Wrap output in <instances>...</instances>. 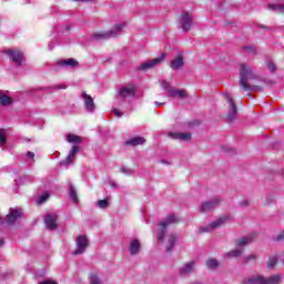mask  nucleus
<instances>
[{
    "instance_id": "obj_1",
    "label": "nucleus",
    "mask_w": 284,
    "mask_h": 284,
    "mask_svg": "<svg viewBox=\"0 0 284 284\" xmlns=\"http://www.w3.org/2000/svg\"><path fill=\"white\" fill-rule=\"evenodd\" d=\"M256 79H258V75L254 73V70H252V67L245 63H242L240 65L239 85L243 92H263V87L250 84V81H256Z\"/></svg>"
},
{
    "instance_id": "obj_2",
    "label": "nucleus",
    "mask_w": 284,
    "mask_h": 284,
    "mask_svg": "<svg viewBox=\"0 0 284 284\" xmlns=\"http://www.w3.org/2000/svg\"><path fill=\"white\" fill-rule=\"evenodd\" d=\"M174 223H179V220L174 214L166 216L162 222L159 223L160 229L158 233V241H160V243H163V241H165L168 227H170V225H174Z\"/></svg>"
},
{
    "instance_id": "obj_3",
    "label": "nucleus",
    "mask_w": 284,
    "mask_h": 284,
    "mask_svg": "<svg viewBox=\"0 0 284 284\" xmlns=\"http://www.w3.org/2000/svg\"><path fill=\"white\" fill-rule=\"evenodd\" d=\"M123 28H125V23L114 24L113 29L111 31L94 34L93 39H95L97 41L108 40L110 38L114 39V37H119V34Z\"/></svg>"
},
{
    "instance_id": "obj_4",
    "label": "nucleus",
    "mask_w": 284,
    "mask_h": 284,
    "mask_svg": "<svg viewBox=\"0 0 284 284\" xmlns=\"http://www.w3.org/2000/svg\"><path fill=\"white\" fill-rule=\"evenodd\" d=\"M165 53H161L159 58H154L153 60H148L146 62L140 64L136 70H139L140 72H145L148 70H152V68H154V65H159L161 63H163V61H165Z\"/></svg>"
},
{
    "instance_id": "obj_5",
    "label": "nucleus",
    "mask_w": 284,
    "mask_h": 284,
    "mask_svg": "<svg viewBox=\"0 0 284 284\" xmlns=\"http://www.w3.org/2000/svg\"><path fill=\"white\" fill-rule=\"evenodd\" d=\"M77 250L73 252L74 256H79L85 252L87 247L90 245L88 235H78L75 240Z\"/></svg>"
},
{
    "instance_id": "obj_6",
    "label": "nucleus",
    "mask_w": 284,
    "mask_h": 284,
    "mask_svg": "<svg viewBox=\"0 0 284 284\" xmlns=\"http://www.w3.org/2000/svg\"><path fill=\"white\" fill-rule=\"evenodd\" d=\"M179 23L183 30V32H189L192 29V23H194V19L192 14L184 12L179 18Z\"/></svg>"
},
{
    "instance_id": "obj_7",
    "label": "nucleus",
    "mask_w": 284,
    "mask_h": 284,
    "mask_svg": "<svg viewBox=\"0 0 284 284\" xmlns=\"http://www.w3.org/2000/svg\"><path fill=\"white\" fill-rule=\"evenodd\" d=\"M4 54H7V57H10L13 63H17L18 65H21V63L26 61V58L23 57V53L20 50L8 49L4 50Z\"/></svg>"
},
{
    "instance_id": "obj_8",
    "label": "nucleus",
    "mask_w": 284,
    "mask_h": 284,
    "mask_svg": "<svg viewBox=\"0 0 284 284\" xmlns=\"http://www.w3.org/2000/svg\"><path fill=\"white\" fill-rule=\"evenodd\" d=\"M21 216H23V210L10 209L9 214L7 215L8 225H14V223H17Z\"/></svg>"
},
{
    "instance_id": "obj_9",
    "label": "nucleus",
    "mask_w": 284,
    "mask_h": 284,
    "mask_svg": "<svg viewBox=\"0 0 284 284\" xmlns=\"http://www.w3.org/2000/svg\"><path fill=\"white\" fill-rule=\"evenodd\" d=\"M220 204H221V199L214 197L211 201L203 202L200 207V212H202V213L212 212L214 210V207H216Z\"/></svg>"
},
{
    "instance_id": "obj_10",
    "label": "nucleus",
    "mask_w": 284,
    "mask_h": 284,
    "mask_svg": "<svg viewBox=\"0 0 284 284\" xmlns=\"http://www.w3.org/2000/svg\"><path fill=\"white\" fill-rule=\"evenodd\" d=\"M225 99L230 106V111L226 116L230 121H233V119L236 118V112H237L236 102H234V99H232L230 94H225Z\"/></svg>"
},
{
    "instance_id": "obj_11",
    "label": "nucleus",
    "mask_w": 284,
    "mask_h": 284,
    "mask_svg": "<svg viewBox=\"0 0 284 284\" xmlns=\"http://www.w3.org/2000/svg\"><path fill=\"white\" fill-rule=\"evenodd\" d=\"M227 216H222L215 221H213L209 226H204L201 229V232H210V230H214L216 227H221L222 225H225L226 221H227Z\"/></svg>"
},
{
    "instance_id": "obj_12",
    "label": "nucleus",
    "mask_w": 284,
    "mask_h": 284,
    "mask_svg": "<svg viewBox=\"0 0 284 284\" xmlns=\"http://www.w3.org/2000/svg\"><path fill=\"white\" fill-rule=\"evenodd\" d=\"M77 152H79V145H73L65 160L61 162V165H72L74 159H77Z\"/></svg>"
},
{
    "instance_id": "obj_13",
    "label": "nucleus",
    "mask_w": 284,
    "mask_h": 284,
    "mask_svg": "<svg viewBox=\"0 0 284 284\" xmlns=\"http://www.w3.org/2000/svg\"><path fill=\"white\" fill-rule=\"evenodd\" d=\"M59 216H57V214H48L44 217V223L47 225L48 230H57V227H59V225L57 224Z\"/></svg>"
},
{
    "instance_id": "obj_14",
    "label": "nucleus",
    "mask_w": 284,
    "mask_h": 284,
    "mask_svg": "<svg viewBox=\"0 0 284 284\" xmlns=\"http://www.w3.org/2000/svg\"><path fill=\"white\" fill-rule=\"evenodd\" d=\"M82 99L84 101V106L88 112H94V99H92V95L87 94L85 91L82 92Z\"/></svg>"
},
{
    "instance_id": "obj_15",
    "label": "nucleus",
    "mask_w": 284,
    "mask_h": 284,
    "mask_svg": "<svg viewBox=\"0 0 284 284\" xmlns=\"http://www.w3.org/2000/svg\"><path fill=\"white\" fill-rule=\"evenodd\" d=\"M185 65V61H183V54L178 53L176 58L173 59L170 63V68L172 70H181Z\"/></svg>"
},
{
    "instance_id": "obj_16",
    "label": "nucleus",
    "mask_w": 284,
    "mask_h": 284,
    "mask_svg": "<svg viewBox=\"0 0 284 284\" xmlns=\"http://www.w3.org/2000/svg\"><path fill=\"white\" fill-rule=\"evenodd\" d=\"M136 94V88L134 84H130L129 87H124L120 90V97L126 99V97H134Z\"/></svg>"
},
{
    "instance_id": "obj_17",
    "label": "nucleus",
    "mask_w": 284,
    "mask_h": 284,
    "mask_svg": "<svg viewBox=\"0 0 284 284\" xmlns=\"http://www.w3.org/2000/svg\"><path fill=\"white\" fill-rule=\"evenodd\" d=\"M169 136L171 139H175L178 141H192L191 133L171 132V133H169Z\"/></svg>"
},
{
    "instance_id": "obj_18",
    "label": "nucleus",
    "mask_w": 284,
    "mask_h": 284,
    "mask_svg": "<svg viewBox=\"0 0 284 284\" xmlns=\"http://www.w3.org/2000/svg\"><path fill=\"white\" fill-rule=\"evenodd\" d=\"M254 239H256V234L244 236L236 241V247H245V245H250Z\"/></svg>"
},
{
    "instance_id": "obj_19",
    "label": "nucleus",
    "mask_w": 284,
    "mask_h": 284,
    "mask_svg": "<svg viewBox=\"0 0 284 284\" xmlns=\"http://www.w3.org/2000/svg\"><path fill=\"white\" fill-rule=\"evenodd\" d=\"M12 103H14V100L11 97L3 93V91H0V105H1V108H8V105H12Z\"/></svg>"
},
{
    "instance_id": "obj_20",
    "label": "nucleus",
    "mask_w": 284,
    "mask_h": 284,
    "mask_svg": "<svg viewBox=\"0 0 284 284\" xmlns=\"http://www.w3.org/2000/svg\"><path fill=\"white\" fill-rule=\"evenodd\" d=\"M129 250L131 256H136V254L141 251V242L139 240H132Z\"/></svg>"
},
{
    "instance_id": "obj_21",
    "label": "nucleus",
    "mask_w": 284,
    "mask_h": 284,
    "mask_svg": "<svg viewBox=\"0 0 284 284\" xmlns=\"http://www.w3.org/2000/svg\"><path fill=\"white\" fill-rule=\"evenodd\" d=\"M58 65H61L62 68H77V65H79V61H77L75 59L69 58L65 60H60L58 62Z\"/></svg>"
},
{
    "instance_id": "obj_22",
    "label": "nucleus",
    "mask_w": 284,
    "mask_h": 284,
    "mask_svg": "<svg viewBox=\"0 0 284 284\" xmlns=\"http://www.w3.org/2000/svg\"><path fill=\"white\" fill-rule=\"evenodd\" d=\"M169 97H172L175 99L179 97V99H185L187 97V93H185V90H180V89H169Z\"/></svg>"
},
{
    "instance_id": "obj_23",
    "label": "nucleus",
    "mask_w": 284,
    "mask_h": 284,
    "mask_svg": "<svg viewBox=\"0 0 284 284\" xmlns=\"http://www.w3.org/2000/svg\"><path fill=\"white\" fill-rule=\"evenodd\" d=\"M242 284H265V277L263 276H253L246 278L242 282Z\"/></svg>"
},
{
    "instance_id": "obj_24",
    "label": "nucleus",
    "mask_w": 284,
    "mask_h": 284,
    "mask_svg": "<svg viewBox=\"0 0 284 284\" xmlns=\"http://www.w3.org/2000/svg\"><path fill=\"white\" fill-rule=\"evenodd\" d=\"M145 143V139L141 136H135L130 139L129 141L125 142V145H131V146H136V145H143Z\"/></svg>"
},
{
    "instance_id": "obj_25",
    "label": "nucleus",
    "mask_w": 284,
    "mask_h": 284,
    "mask_svg": "<svg viewBox=\"0 0 284 284\" xmlns=\"http://www.w3.org/2000/svg\"><path fill=\"white\" fill-rule=\"evenodd\" d=\"M176 233L170 234L166 245V252H172V250H174V245H176Z\"/></svg>"
},
{
    "instance_id": "obj_26",
    "label": "nucleus",
    "mask_w": 284,
    "mask_h": 284,
    "mask_svg": "<svg viewBox=\"0 0 284 284\" xmlns=\"http://www.w3.org/2000/svg\"><path fill=\"white\" fill-rule=\"evenodd\" d=\"M278 263V254H274L273 256L268 257V261L266 262V267L268 270H274Z\"/></svg>"
},
{
    "instance_id": "obj_27",
    "label": "nucleus",
    "mask_w": 284,
    "mask_h": 284,
    "mask_svg": "<svg viewBox=\"0 0 284 284\" xmlns=\"http://www.w3.org/2000/svg\"><path fill=\"white\" fill-rule=\"evenodd\" d=\"M89 284H103V281H101V277H99V274L91 273L89 275Z\"/></svg>"
},
{
    "instance_id": "obj_28",
    "label": "nucleus",
    "mask_w": 284,
    "mask_h": 284,
    "mask_svg": "<svg viewBox=\"0 0 284 284\" xmlns=\"http://www.w3.org/2000/svg\"><path fill=\"white\" fill-rule=\"evenodd\" d=\"M265 284H281V275H271L265 278Z\"/></svg>"
},
{
    "instance_id": "obj_29",
    "label": "nucleus",
    "mask_w": 284,
    "mask_h": 284,
    "mask_svg": "<svg viewBox=\"0 0 284 284\" xmlns=\"http://www.w3.org/2000/svg\"><path fill=\"white\" fill-rule=\"evenodd\" d=\"M243 254V251L235 248L226 253L229 258H239Z\"/></svg>"
},
{
    "instance_id": "obj_30",
    "label": "nucleus",
    "mask_w": 284,
    "mask_h": 284,
    "mask_svg": "<svg viewBox=\"0 0 284 284\" xmlns=\"http://www.w3.org/2000/svg\"><path fill=\"white\" fill-rule=\"evenodd\" d=\"M194 270V262H189L184 265V268L181 271V274H190Z\"/></svg>"
},
{
    "instance_id": "obj_31",
    "label": "nucleus",
    "mask_w": 284,
    "mask_h": 284,
    "mask_svg": "<svg viewBox=\"0 0 284 284\" xmlns=\"http://www.w3.org/2000/svg\"><path fill=\"white\" fill-rule=\"evenodd\" d=\"M98 207H100L101 210H106V207H110V202L108 199L104 200H99L97 202Z\"/></svg>"
},
{
    "instance_id": "obj_32",
    "label": "nucleus",
    "mask_w": 284,
    "mask_h": 284,
    "mask_svg": "<svg viewBox=\"0 0 284 284\" xmlns=\"http://www.w3.org/2000/svg\"><path fill=\"white\" fill-rule=\"evenodd\" d=\"M67 141H68L69 143H80L81 136L75 135V134H69V135L67 136Z\"/></svg>"
},
{
    "instance_id": "obj_33",
    "label": "nucleus",
    "mask_w": 284,
    "mask_h": 284,
    "mask_svg": "<svg viewBox=\"0 0 284 284\" xmlns=\"http://www.w3.org/2000/svg\"><path fill=\"white\" fill-rule=\"evenodd\" d=\"M70 199L73 201V203H79V196L77 195V189L71 186L70 189Z\"/></svg>"
},
{
    "instance_id": "obj_34",
    "label": "nucleus",
    "mask_w": 284,
    "mask_h": 284,
    "mask_svg": "<svg viewBox=\"0 0 284 284\" xmlns=\"http://www.w3.org/2000/svg\"><path fill=\"white\" fill-rule=\"evenodd\" d=\"M206 266H209L211 270H216V267H219V262H216L214 258H211L206 261Z\"/></svg>"
},
{
    "instance_id": "obj_35",
    "label": "nucleus",
    "mask_w": 284,
    "mask_h": 284,
    "mask_svg": "<svg viewBox=\"0 0 284 284\" xmlns=\"http://www.w3.org/2000/svg\"><path fill=\"white\" fill-rule=\"evenodd\" d=\"M48 199H50V195H49L48 193L42 194V195L38 199V204L41 205L42 203H45Z\"/></svg>"
},
{
    "instance_id": "obj_36",
    "label": "nucleus",
    "mask_w": 284,
    "mask_h": 284,
    "mask_svg": "<svg viewBox=\"0 0 284 284\" xmlns=\"http://www.w3.org/2000/svg\"><path fill=\"white\" fill-rule=\"evenodd\" d=\"M266 65L270 72H276V64H274L273 62H267Z\"/></svg>"
},
{
    "instance_id": "obj_37",
    "label": "nucleus",
    "mask_w": 284,
    "mask_h": 284,
    "mask_svg": "<svg viewBox=\"0 0 284 284\" xmlns=\"http://www.w3.org/2000/svg\"><path fill=\"white\" fill-rule=\"evenodd\" d=\"M161 85H162V88H164V90H172V88H170V82H168L165 80H163L161 82Z\"/></svg>"
},
{
    "instance_id": "obj_38",
    "label": "nucleus",
    "mask_w": 284,
    "mask_h": 284,
    "mask_svg": "<svg viewBox=\"0 0 284 284\" xmlns=\"http://www.w3.org/2000/svg\"><path fill=\"white\" fill-rule=\"evenodd\" d=\"M256 258H258V256L254 255V254H251L248 256L245 257V262H250V261H256Z\"/></svg>"
},
{
    "instance_id": "obj_39",
    "label": "nucleus",
    "mask_w": 284,
    "mask_h": 284,
    "mask_svg": "<svg viewBox=\"0 0 284 284\" xmlns=\"http://www.w3.org/2000/svg\"><path fill=\"white\" fill-rule=\"evenodd\" d=\"M267 10H272V11L278 10V6H276V4H274V3H268V4H267Z\"/></svg>"
},
{
    "instance_id": "obj_40",
    "label": "nucleus",
    "mask_w": 284,
    "mask_h": 284,
    "mask_svg": "<svg viewBox=\"0 0 284 284\" xmlns=\"http://www.w3.org/2000/svg\"><path fill=\"white\" fill-rule=\"evenodd\" d=\"M53 88H54V90H67V89H68V85H65V84H59V85L53 87Z\"/></svg>"
},
{
    "instance_id": "obj_41",
    "label": "nucleus",
    "mask_w": 284,
    "mask_h": 284,
    "mask_svg": "<svg viewBox=\"0 0 284 284\" xmlns=\"http://www.w3.org/2000/svg\"><path fill=\"white\" fill-rule=\"evenodd\" d=\"M275 241H284V231H282L276 237Z\"/></svg>"
},
{
    "instance_id": "obj_42",
    "label": "nucleus",
    "mask_w": 284,
    "mask_h": 284,
    "mask_svg": "<svg viewBox=\"0 0 284 284\" xmlns=\"http://www.w3.org/2000/svg\"><path fill=\"white\" fill-rule=\"evenodd\" d=\"M39 284H59V283H57L52 280H45V281L40 282Z\"/></svg>"
},
{
    "instance_id": "obj_43",
    "label": "nucleus",
    "mask_w": 284,
    "mask_h": 284,
    "mask_svg": "<svg viewBox=\"0 0 284 284\" xmlns=\"http://www.w3.org/2000/svg\"><path fill=\"white\" fill-rule=\"evenodd\" d=\"M6 143V135L3 133H0V145H3Z\"/></svg>"
},
{
    "instance_id": "obj_44",
    "label": "nucleus",
    "mask_w": 284,
    "mask_h": 284,
    "mask_svg": "<svg viewBox=\"0 0 284 284\" xmlns=\"http://www.w3.org/2000/svg\"><path fill=\"white\" fill-rule=\"evenodd\" d=\"M247 205H250V201H242V202H240V206L241 207H247Z\"/></svg>"
},
{
    "instance_id": "obj_45",
    "label": "nucleus",
    "mask_w": 284,
    "mask_h": 284,
    "mask_svg": "<svg viewBox=\"0 0 284 284\" xmlns=\"http://www.w3.org/2000/svg\"><path fill=\"white\" fill-rule=\"evenodd\" d=\"M113 113L115 114V116H123V113L121 111H119L118 109L113 110Z\"/></svg>"
},
{
    "instance_id": "obj_46",
    "label": "nucleus",
    "mask_w": 284,
    "mask_h": 284,
    "mask_svg": "<svg viewBox=\"0 0 284 284\" xmlns=\"http://www.w3.org/2000/svg\"><path fill=\"white\" fill-rule=\"evenodd\" d=\"M224 152H227L229 154H236V151L233 149H224Z\"/></svg>"
},
{
    "instance_id": "obj_47",
    "label": "nucleus",
    "mask_w": 284,
    "mask_h": 284,
    "mask_svg": "<svg viewBox=\"0 0 284 284\" xmlns=\"http://www.w3.org/2000/svg\"><path fill=\"white\" fill-rule=\"evenodd\" d=\"M27 156L28 159H34V152L32 151L27 152Z\"/></svg>"
},
{
    "instance_id": "obj_48",
    "label": "nucleus",
    "mask_w": 284,
    "mask_h": 284,
    "mask_svg": "<svg viewBox=\"0 0 284 284\" xmlns=\"http://www.w3.org/2000/svg\"><path fill=\"white\" fill-rule=\"evenodd\" d=\"M258 28L261 30H270V27L265 26V24H258Z\"/></svg>"
},
{
    "instance_id": "obj_49",
    "label": "nucleus",
    "mask_w": 284,
    "mask_h": 284,
    "mask_svg": "<svg viewBox=\"0 0 284 284\" xmlns=\"http://www.w3.org/2000/svg\"><path fill=\"white\" fill-rule=\"evenodd\" d=\"M277 10H280L281 14H284V4L277 6Z\"/></svg>"
},
{
    "instance_id": "obj_50",
    "label": "nucleus",
    "mask_w": 284,
    "mask_h": 284,
    "mask_svg": "<svg viewBox=\"0 0 284 284\" xmlns=\"http://www.w3.org/2000/svg\"><path fill=\"white\" fill-rule=\"evenodd\" d=\"M73 1H82L84 3H92V1H94V0H73Z\"/></svg>"
},
{
    "instance_id": "obj_51",
    "label": "nucleus",
    "mask_w": 284,
    "mask_h": 284,
    "mask_svg": "<svg viewBox=\"0 0 284 284\" xmlns=\"http://www.w3.org/2000/svg\"><path fill=\"white\" fill-rule=\"evenodd\" d=\"M120 172H122V174H128V170L125 168H120Z\"/></svg>"
},
{
    "instance_id": "obj_52",
    "label": "nucleus",
    "mask_w": 284,
    "mask_h": 284,
    "mask_svg": "<svg viewBox=\"0 0 284 284\" xmlns=\"http://www.w3.org/2000/svg\"><path fill=\"white\" fill-rule=\"evenodd\" d=\"M3 243H6L3 239H0V247H2Z\"/></svg>"
},
{
    "instance_id": "obj_53",
    "label": "nucleus",
    "mask_w": 284,
    "mask_h": 284,
    "mask_svg": "<svg viewBox=\"0 0 284 284\" xmlns=\"http://www.w3.org/2000/svg\"><path fill=\"white\" fill-rule=\"evenodd\" d=\"M155 105H163V103L155 102Z\"/></svg>"
}]
</instances>
